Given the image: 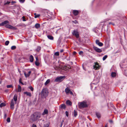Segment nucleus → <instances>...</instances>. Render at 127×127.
I'll list each match as a JSON object with an SVG mask.
<instances>
[{
	"label": "nucleus",
	"instance_id": "f3484780",
	"mask_svg": "<svg viewBox=\"0 0 127 127\" xmlns=\"http://www.w3.org/2000/svg\"><path fill=\"white\" fill-rule=\"evenodd\" d=\"M60 107L62 109H65L66 108V106L64 104H62L60 106Z\"/></svg>",
	"mask_w": 127,
	"mask_h": 127
},
{
	"label": "nucleus",
	"instance_id": "bb28decb",
	"mask_svg": "<svg viewBox=\"0 0 127 127\" xmlns=\"http://www.w3.org/2000/svg\"><path fill=\"white\" fill-rule=\"evenodd\" d=\"M13 99L15 101H16L17 100V97L16 95H14L13 97Z\"/></svg>",
	"mask_w": 127,
	"mask_h": 127
},
{
	"label": "nucleus",
	"instance_id": "0eeeda50",
	"mask_svg": "<svg viewBox=\"0 0 127 127\" xmlns=\"http://www.w3.org/2000/svg\"><path fill=\"white\" fill-rule=\"evenodd\" d=\"M93 48L95 51L98 53H101L102 51V50L101 49L97 47L94 46H93Z\"/></svg>",
	"mask_w": 127,
	"mask_h": 127
},
{
	"label": "nucleus",
	"instance_id": "13d9d810",
	"mask_svg": "<svg viewBox=\"0 0 127 127\" xmlns=\"http://www.w3.org/2000/svg\"><path fill=\"white\" fill-rule=\"evenodd\" d=\"M76 52L75 51H74L73 52V54L74 55H75L76 54Z\"/></svg>",
	"mask_w": 127,
	"mask_h": 127
},
{
	"label": "nucleus",
	"instance_id": "774afa93",
	"mask_svg": "<svg viewBox=\"0 0 127 127\" xmlns=\"http://www.w3.org/2000/svg\"><path fill=\"white\" fill-rule=\"evenodd\" d=\"M0 103H1V102H0Z\"/></svg>",
	"mask_w": 127,
	"mask_h": 127
},
{
	"label": "nucleus",
	"instance_id": "69168bd1",
	"mask_svg": "<svg viewBox=\"0 0 127 127\" xmlns=\"http://www.w3.org/2000/svg\"><path fill=\"white\" fill-rule=\"evenodd\" d=\"M5 91H7V90H5Z\"/></svg>",
	"mask_w": 127,
	"mask_h": 127
},
{
	"label": "nucleus",
	"instance_id": "f8f14e48",
	"mask_svg": "<svg viewBox=\"0 0 127 127\" xmlns=\"http://www.w3.org/2000/svg\"><path fill=\"white\" fill-rule=\"evenodd\" d=\"M95 42L99 46H102L103 45V43L100 42L99 40H96L95 41Z\"/></svg>",
	"mask_w": 127,
	"mask_h": 127
},
{
	"label": "nucleus",
	"instance_id": "1a4fd4ad",
	"mask_svg": "<svg viewBox=\"0 0 127 127\" xmlns=\"http://www.w3.org/2000/svg\"><path fill=\"white\" fill-rule=\"evenodd\" d=\"M14 103L13 99H11L10 103V107L11 109L13 110L14 109Z\"/></svg>",
	"mask_w": 127,
	"mask_h": 127
},
{
	"label": "nucleus",
	"instance_id": "680f3d73",
	"mask_svg": "<svg viewBox=\"0 0 127 127\" xmlns=\"http://www.w3.org/2000/svg\"><path fill=\"white\" fill-rule=\"evenodd\" d=\"M107 127V125H106L105 127Z\"/></svg>",
	"mask_w": 127,
	"mask_h": 127
},
{
	"label": "nucleus",
	"instance_id": "8fccbe9b",
	"mask_svg": "<svg viewBox=\"0 0 127 127\" xmlns=\"http://www.w3.org/2000/svg\"><path fill=\"white\" fill-rule=\"evenodd\" d=\"M22 18L23 19V21H26V20L25 19V17L24 16H23L22 17Z\"/></svg>",
	"mask_w": 127,
	"mask_h": 127
},
{
	"label": "nucleus",
	"instance_id": "338daca9",
	"mask_svg": "<svg viewBox=\"0 0 127 127\" xmlns=\"http://www.w3.org/2000/svg\"><path fill=\"white\" fill-rule=\"evenodd\" d=\"M5 91H7V90H5Z\"/></svg>",
	"mask_w": 127,
	"mask_h": 127
},
{
	"label": "nucleus",
	"instance_id": "423d86ee",
	"mask_svg": "<svg viewBox=\"0 0 127 127\" xmlns=\"http://www.w3.org/2000/svg\"><path fill=\"white\" fill-rule=\"evenodd\" d=\"M5 27L6 28L12 30H16L17 29L16 28L8 24L5 25Z\"/></svg>",
	"mask_w": 127,
	"mask_h": 127
},
{
	"label": "nucleus",
	"instance_id": "412c9836",
	"mask_svg": "<svg viewBox=\"0 0 127 127\" xmlns=\"http://www.w3.org/2000/svg\"><path fill=\"white\" fill-rule=\"evenodd\" d=\"M111 76L112 77H115L116 76V74L115 72H112L111 73Z\"/></svg>",
	"mask_w": 127,
	"mask_h": 127
},
{
	"label": "nucleus",
	"instance_id": "c756f323",
	"mask_svg": "<svg viewBox=\"0 0 127 127\" xmlns=\"http://www.w3.org/2000/svg\"><path fill=\"white\" fill-rule=\"evenodd\" d=\"M72 22L75 24L78 23V21L76 20H75L74 21H72Z\"/></svg>",
	"mask_w": 127,
	"mask_h": 127
},
{
	"label": "nucleus",
	"instance_id": "9d476101",
	"mask_svg": "<svg viewBox=\"0 0 127 127\" xmlns=\"http://www.w3.org/2000/svg\"><path fill=\"white\" fill-rule=\"evenodd\" d=\"M9 23V21L7 20H5L4 21L0 23V26H3L4 25H7V24Z\"/></svg>",
	"mask_w": 127,
	"mask_h": 127
},
{
	"label": "nucleus",
	"instance_id": "0e129e2a",
	"mask_svg": "<svg viewBox=\"0 0 127 127\" xmlns=\"http://www.w3.org/2000/svg\"><path fill=\"white\" fill-rule=\"evenodd\" d=\"M5 91H7V90H5Z\"/></svg>",
	"mask_w": 127,
	"mask_h": 127
},
{
	"label": "nucleus",
	"instance_id": "f257e3e1",
	"mask_svg": "<svg viewBox=\"0 0 127 127\" xmlns=\"http://www.w3.org/2000/svg\"><path fill=\"white\" fill-rule=\"evenodd\" d=\"M41 114L39 112H36L32 114L31 116V119L33 121H37L40 118Z\"/></svg>",
	"mask_w": 127,
	"mask_h": 127
},
{
	"label": "nucleus",
	"instance_id": "6e6552de",
	"mask_svg": "<svg viewBox=\"0 0 127 127\" xmlns=\"http://www.w3.org/2000/svg\"><path fill=\"white\" fill-rule=\"evenodd\" d=\"M94 68L95 70H97L100 67L98 63L97 62L95 63V65H93Z\"/></svg>",
	"mask_w": 127,
	"mask_h": 127
},
{
	"label": "nucleus",
	"instance_id": "7ed1b4c3",
	"mask_svg": "<svg viewBox=\"0 0 127 127\" xmlns=\"http://www.w3.org/2000/svg\"><path fill=\"white\" fill-rule=\"evenodd\" d=\"M48 90L46 89H44L41 91V95L42 98H46L48 95Z\"/></svg>",
	"mask_w": 127,
	"mask_h": 127
},
{
	"label": "nucleus",
	"instance_id": "7c9ffc66",
	"mask_svg": "<svg viewBox=\"0 0 127 127\" xmlns=\"http://www.w3.org/2000/svg\"><path fill=\"white\" fill-rule=\"evenodd\" d=\"M68 67L66 66L62 68V69L66 71L67 70H68Z\"/></svg>",
	"mask_w": 127,
	"mask_h": 127
},
{
	"label": "nucleus",
	"instance_id": "f704fd0d",
	"mask_svg": "<svg viewBox=\"0 0 127 127\" xmlns=\"http://www.w3.org/2000/svg\"><path fill=\"white\" fill-rule=\"evenodd\" d=\"M35 64L37 66H38L39 65V62L36 61L35 62Z\"/></svg>",
	"mask_w": 127,
	"mask_h": 127
},
{
	"label": "nucleus",
	"instance_id": "3c124183",
	"mask_svg": "<svg viewBox=\"0 0 127 127\" xmlns=\"http://www.w3.org/2000/svg\"><path fill=\"white\" fill-rule=\"evenodd\" d=\"M109 122L110 123L112 124L113 123V121L112 120H110L109 121Z\"/></svg>",
	"mask_w": 127,
	"mask_h": 127
},
{
	"label": "nucleus",
	"instance_id": "2f4dec72",
	"mask_svg": "<svg viewBox=\"0 0 127 127\" xmlns=\"http://www.w3.org/2000/svg\"><path fill=\"white\" fill-rule=\"evenodd\" d=\"M16 48V47L15 46H13L11 47V49L12 50L15 49Z\"/></svg>",
	"mask_w": 127,
	"mask_h": 127
},
{
	"label": "nucleus",
	"instance_id": "c9c22d12",
	"mask_svg": "<svg viewBox=\"0 0 127 127\" xmlns=\"http://www.w3.org/2000/svg\"><path fill=\"white\" fill-rule=\"evenodd\" d=\"M54 68L56 70H58L60 69V67L58 66H55L54 67Z\"/></svg>",
	"mask_w": 127,
	"mask_h": 127
},
{
	"label": "nucleus",
	"instance_id": "bf43d9fd",
	"mask_svg": "<svg viewBox=\"0 0 127 127\" xmlns=\"http://www.w3.org/2000/svg\"><path fill=\"white\" fill-rule=\"evenodd\" d=\"M1 82H2L1 81V79H0V84H1Z\"/></svg>",
	"mask_w": 127,
	"mask_h": 127
},
{
	"label": "nucleus",
	"instance_id": "49530a36",
	"mask_svg": "<svg viewBox=\"0 0 127 127\" xmlns=\"http://www.w3.org/2000/svg\"><path fill=\"white\" fill-rule=\"evenodd\" d=\"M65 113L67 117H68V112L67 111H66L65 112Z\"/></svg>",
	"mask_w": 127,
	"mask_h": 127
},
{
	"label": "nucleus",
	"instance_id": "6e6d98bb",
	"mask_svg": "<svg viewBox=\"0 0 127 127\" xmlns=\"http://www.w3.org/2000/svg\"><path fill=\"white\" fill-rule=\"evenodd\" d=\"M16 3V2L15 1H12L11 2V3L12 4L15 3Z\"/></svg>",
	"mask_w": 127,
	"mask_h": 127
},
{
	"label": "nucleus",
	"instance_id": "2eb2a0df",
	"mask_svg": "<svg viewBox=\"0 0 127 127\" xmlns=\"http://www.w3.org/2000/svg\"><path fill=\"white\" fill-rule=\"evenodd\" d=\"M48 113V110L47 109H45L44 110L43 112V113L42 114L43 115L45 114H47Z\"/></svg>",
	"mask_w": 127,
	"mask_h": 127
},
{
	"label": "nucleus",
	"instance_id": "5fc2aeb1",
	"mask_svg": "<svg viewBox=\"0 0 127 127\" xmlns=\"http://www.w3.org/2000/svg\"><path fill=\"white\" fill-rule=\"evenodd\" d=\"M69 93L71 95H73V93L70 90V91L69 92Z\"/></svg>",
	"mask_w": 127,
	"mask_h": 127
},
{
	"label": "nucleus",
	"instance_id": "a878e982",
	"mask_svg": "<svg viewBox=\"0 0 127 127\" xmlns=\"http://www.w3.org/2000/svg\"><path fill=\"white\" fill-rule=\"evenodd\" d=\"M22 88L19 85L18 86V92H21V91Z\"/></svg>",
	"mask_w": 127,
	"mask_h": 127
},
{
	"label": "nucleus",
	"instance_id": "052dcab7",
	"mask_svg": "<svg viewBox=\"0 0 127 127\" xmlns=\"http://www.w3.org/2000/svg\"><path fill=\"white\" fill-rule=\"evenodd\" d=\"M36 61H37L38 60V59L37 57H36Z\"/></svg>",
	"mask_w": 127,
	"mask_h": 127
},
{
	"label": "nucleus",
	"instance_id": "5701e85b",
	"mask_svg": "<svg viewBox=\"0 0 127 127\" xmlns=\"http://www.w3.org/2000/svg\"><path fill=\"white\" fill-rule=\"evenodd\" d=\"M66 104L68 105H71L72 104L71 102L69 100H67L66 101Z\"/></svg>",
	"mask_w": 127,
	"mask_h": 127
},
{
	"label": "nucleus",
	"instance_id": "a18cd8bd",
	"mask_svg": "<svg viewBox=\"0 0 127 127\" xmlns=\"http://www.w3.org/2000/svg\"><path fill=\"white\" fill-rule=\"evenodd\" d=\"M10 3V2L7 1V2L5 3H4V5H5L6 4H9Z\"/></svg>",
	"mask_w": 127,
	"mask_h": 127
},
{
	"label": "nucleus",
	"instance_id": "9b49d317",
	"mask_svg": "<svg viewBox=\"0 0 127 127\" xmlns=\"http://www.w3.org/2000/svg\"><path fill=\"white\" fill-rule=\"evenodd\" d=\"M79 12V10H73L72 11V13L74 16H76L78 15Z\"/></svg>",
	"mask_w": 127,
	"mask_h": 127
},
{
	"label": "nucleus",
	"instance_id": "c85d7f7f",
	"mask_svg": "<svg viewBox=\"0 0 127 127\" xmlns=\"http://www.w3.org/2000/svg\"><path fill=\"white\" fill-rule=\"evenodd\" d=\"M77 112L75 111V110H74V116L75 117H76V116H77Z\"/></svg>",
	"mask_w": 127,
	"mask_h": 127
},
{
	"label": "nucleus",
	"instance_id": "393cba45",
	"mask_svg": "<svg viewBox=\"0 0 127 127\" xmlns=\"http://www.w3.org/2000/svg\"><path fill=\"white\" fill-rule=\"evenodd\" d=\"M50 82V80L49 79L47 80L45 83V85H46L48 84Z\"/></svg>",
	"mask_w": 127,
	"mask_h": 127
},
{
	"label": "nucleus",
	"instance_id": "cd10ccee",
	"mask_svg": "<svg viewBox=\"0 0 127 127\" xmlns=\"http://www.w3.org/2000/svg\"><path fill=\"white\" fill-rule=\"evenodd\" d=\"M5 106V103H2L0 104V107H1Z\"/></svg>",
	"mask_w": 127,
	"mask_h": 127
},
{
	"label": "nucleus",
	"instance_id": "e2e57ef3",
	"mask_svg": "<svg viewBox=\"0 0 127 127\" xmlns=\"http://www.w3.org/2000/svg\"><path fill=\"white\" fill-rule=\"evenodd\" d=\"M18 71H19V72L20 73V72H21V71H20V70H19V69H18Z\"/></svg>",
	"mask_w": 127,
	"mask_h": 127
},
{
	"label": "nucleus",
	"instance_id": "603ef678",
	"mask_svg": "<svg viewBox=\"0 0 127 127\" xmlns=\"http://www.w3.org/2000/svg\"><path fill=\"white\" fill-rule=\"evenodd\" d=\"M109 25L112 24L113 26L115 25V24L114 23H113L112 22H110V23H109Z\"/></svg>",
	"mask_w": 127,
	"mask_h": 127
},
{
	"label": "nucleus",
	"instance_id": "79ce46f5",
	"mask_svg": "<svg viewBox=\"0 0 127 127\" xmlns=\"http://www.w3.org/2000/svg\"><path fill=\"white\" fill-rule=\"evenodd\" d=\"M6 87L7 88H10L12 87V86L11 85H8Z\"/></svg>",
	"mask_w": 127,
	"mask_h": 127
},
{
	"label": "nucleus",
	"instance_id": "ddd939ff",
	"mask_svg": "<svg viewBox=\"0 0 127 127\" xmlns=\"http://www.w3.org/2000/svg\"><path fill=\"white\" fill-rule=\"evenodd\" d=\"M31 73V71H29L28 72V73H27V74L26 72H24V74L25 77H27L30 76Z\"/></svg>",
	"mask_w": 127,
	"mask_h": 127
},
{
	"label": "nucleus",
	"instance_id": "72a5a7b5",
	"mask_svg": "<svg viewBox=\"0 0 127 127\" xmlns=\"http://www.w3.org/2000/svg\"><path fill=\"white\" fill-rule=\"evenodd\" d=\"M107 55H105L103 58L102 60L103 61L105 60L107 58Z\"/></svg>",
	"mask_w": 127,
	"mask_h": 127
},
{
	"label": "nucleus",
	"instance_id": "dca6fc26",
	"mask_svg": "<svg viewBox=\"0 0 127 127\" xmlns=\"http://www.w3.org/2000/svg\"><path fill=\"white\" fill-rule=\"evenodd\" d=\"M29 60L31 62H32L33 61V57L32 55H31L30 56Z\"/></svg>",
	"mask_w": 127,
	"mask_h": 127
},
{
	"label": "nucleus",
	"instance_id": "de8ad7c7",
	"mask_svg": "<svg viewBox=\"0 0 127 127\" xmlns=\"http://www.w3.org/2000/svg\"><path fill=\"white\" fill-rule=\"evenodd\" d=\"M19 0L20 2L23 3L24 2L25 0Z\"/></svg>",
	"mask_w": 127,
	"mask_h": 127
},
{
	"label": "nucleus",
	"instance_id": "f03ea898",
	"mask_svg": "<svg viewBox=\"0 0 127 127\" xmlns=\"http://www.w3.org/2000/svg\"><path fill=\"white\" fill-rule=\"evenodd\" d=\"M78 105V107L80 109H82L87 107L88 106L87 102L86 100H84L82 102H79Z\"/></svg>",
	"mask_w": 127,
	"mask_h": 127
},
{
	"label": "nucleus",
	"instance_id": "473e14b6",
	"mask_svg": "<svg viewBox=\"0 0 127 127\" xmlns=\"http://www.w3.org/2000/svg\"><path fill=\"white\" fill-rule=\"evenodd\" d=\"M41 49V48L40 47L38 46L37 47L36 50L37 51H39Z\"/></svg>",
	"mask_w": 127,
	"mask_h": 127
},
{
	"label": "nucleus",
	"instance_id": "58836bf2",
	"mask_svg": "<svg viewBox=\"0 0 127 127\" xmlns=\"http://www.w3.org/2000/svg\"><path fill=\"white\" fill-rule=\"evenodd\" d=\"M55 55L56 56H58L59 55V52H56L55 53Z\"/></svg>",
	"mask_w": 127,
	"mask_h": 127
},
{
	"label": "nucleus",
	"instance_id": "a211bd4d",
	"mask_svg": "<svg viewBox=\"0 0 127 127\" xmlns=\"http://www.w3.org/2000/svg\"><path fill=\"white\" fill-rule=\"evenodd\" d=\"M24 94H26L27 96H32V94L31 93L26 92L24 93Z\"/></svg>",
	"mask_w": 127,
	"mask_h": 127
},
{
	"label": "nucleus",
	"instance_id": "09e8293b",
	"mask_svg": "<svg viewBox=\"0 0 127 127\" xmlns=\"http://www.w3.org/2000/svg\"><path fill=\"white\" fill-rule=\"evenodd\" d=\"M83 52L82 51H81L79 52V55H81L83 54Z\"/></svg>",
	"mask_w": 127,
	"mask_h": 127
},
{
	"label": "nucleus",
	"instance_id": "c03bdc74",
	"mask_svg": "<svg viewBox=\"0 0 127 127\" xmlns=\"http://www.w3.org/2000/svg\"><path fill=\"white\" fill-rule=\"evenodd\" d=\"M64 122V120H63L62 121V122H61V125L60 126V127H62V125L63 124V123Z\"/></svg>",
	"mask_w": 127,
	"mask_h": 127
},
{
	"label": "nucleus",
	"instance_id": "39448f33",
	"mask_svg": "<svg viewBox=\"0 0 127 127\" xmlns=\"http://www.w3.org/2000/svg\"><path fill=\"white\" fill-rule=\"evenodd\" d=\"M65 77L64 76L57 77L55 79V81L57 82H61L64 80Z\"/></svg>",
	"mask_w": 127,
	"mask_h": 127
},
{
	"label": "nucleus",
	"instance_id": "aec40b11",
	"mask_svg": "<svg viewBox=\"0 0 127 127\" xmlns=\"http://www.w3.org/2000/svg\"><path fill=\"white\" fill-rule=\"evenodd\" d=\"M40 24L38 23L36 24L35 25V28L37 29L39 28L40 27Z\"/></svg>",
	"mask_w": 127,
	"mask_h": 127
},
{
	"label": "nucleus",
	"instance_id": "864d4df0",
	"mask_svg": "<svg viewBox=\"0 0 127 127\" xmlns=\"http://www.w3.org/2000/svg\"><path fill=\"white\" fill-rule=\"evenodd\" d=\"M36 127V125L34 124H33L32 125V127Z\"/></svg>",
	"mask_w": 127,
	"mask_h": 127
},
{
	"label": "nucleus",
	"instance_id": "37998d69",
	"mask_svg": "<svg viewBox=\"0 0 127 127\" xmlns=\"http://www.w3.org/2000/svg\"><path fill=\"white\" fill-rule=\"evenodd\" d=\"M49 127V124H47L44 125V127Z\"/></svg>",
	"mask_w": 127,
	"mask_h": 127
},
{
	"label": "nucleus",
	"instance_id": "4be33fe9",
	"mask_svg": "<svg viewBox=\"0 0 127 127\" xmlns=\"http://www.w3.org/2000/svg\"><path fill=\"white\" fill-rule=\"evenodd\" d=\"M70 90L68 88H67L65 90V92L66 94H68L70 91Z\"/></svg>",
	"mask_w": 127,
	"mask_h": 127
},
{
	"label": "nucleus",
	"instance_id": "b1692460",
	"mask_svg": "<svg viewBox=\"0 0 127 127\" xmlns=\"http://www.w3.org/2000/svg\"><path fill=\"white\" fill-rule=\"evenodd\" d=\"M34 15H35L34 18H37L38 17L40 16V14H37L36 13H34Z\"/></svg>",
	"mask_w": 127,
	"mask_h": 127
},
{
	"label": "nucleus",
	"instance_id": "ea45409f",
	"mask_svg": "<svg viewBox=\"0 0 127 127\" xmlns=\"http://www.w3.org/2000/svg\"><path fill=\"white\" fill-rule=\"evenodd\" d=\"M29 88L30 89L31 91H32L33 90V88L31 86H30L29 87Z\"/></svg>",
	"mask_w": 127,
	"mask_h": 127
},
{
	"label": "nucleus",
	"instance_id": "4c0bfd02",
	"mask_svg": "<svg viewBox=\"0 0 127 127\" xmlns=\"http://www.w3.org/2000/svg\"><path fill=\"white\" fill-rule=\"evenodd\" d=\"M7 122L8 123H9L10 122V118L9 117L6 120Z\"/></svg>",
	"mask_w": 127,
	"mask_h": 127
},
{
	"label": "nucleus",
	"instance_id": "4d7b16f0",
	"mask_svg": "<svg viewBox=\"0 0 127 127\" xmlns=\"http://www.w3.org/2000/svg\"><path fill=\"white\" fill-rule=\"evenodd\" d=\"M64 51V50L63 49H61L60 50V52L61 53H62Z\"/></svg>",
	"mask_w": 127,
	"mask_h": 127
},
{
	"label": "nucleus",
	"instance_id": "6ab92c4d",
	"mask_svg": "<svg viewBox=\"0 0 127 127\" xmlns=\"http://www.w3.org/2000/svg\"><path fill=\"white\" fill-rule=\"evenodd\" d=\"M48 38L50 39L53 40L54 39L53 37L50 35H48L47 36Z\"/></svg>",
	"mask_w": 127,
	"mask_h": 127
},
{
	"label": "nucleus",
	"instance_id": "4468645a",
	"mask_svg": "<svg viewBox=\"0 0 127 127\" xmlns=\"http://www.w3.org/2000/svg\"><path fill=\"white\" fill-rule=\"evenodd\" d=\"M95 114L96 116L98 118H100L101 115L99 112H95Z\"/></svg>",
	"mask_w": 127,
	"mask_h": 127
},
{
	"label": "nucleus",
	"instance_id": "20e7f679",
	"mask_svg": "<svg viewBox=\"0 0 127 127\" xmlns=\"http://www.w3.org/2000/svg\"><path fill=\"white\" fill-rule=\"evenodd\" d=\"M72 34L75 36L76 38H78L79 36V33L77 30H74L72 32Z\"/></svg>",
	"mask_w": 127,
	"mask_h": 127
},
{
	"label": "nucleus",
	"instance_id": "e433bc0d",
	"mask_svg": "<svg viewBox=\"0 0 127 127\" xmlns=\"http://www.w3.org/2000/svg\"><path fill=\"white\" fill-rule=\"evenodd\" d=\"M9 43V41H7L5 42V44L6 45H8Z\"/></svg>",
	"mask_w": 127,
	"mask_h": 127
},
{
	"label": "nucleus",
	"instance_id": "a19ab883",
	"mask_svg": "<svg viewBox=\"0 0 127 127\" xmlns=\"http://www.w3.org/2000/svg\"><path fill=\"white\" fill-rule=\"evenodd\" d=\"M21 80H22L21 79V78H20V79H19V82L22 85H24V84L22 82H21Z\"/></svg>",
	"mask_w": 127,
	"mask_h": 127
}]
</instances>
